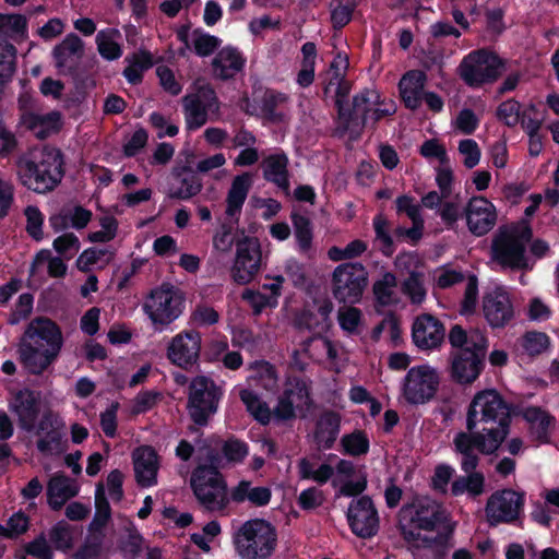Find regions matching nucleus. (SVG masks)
I'll list each match as a JSON object with an SVG mask.
<instances>
[{
    "instance_id": "obj_45",
    "label": "nucleus",
    "mask_w": 559,
    "mask_h": 559,
    "mask_svg": "<svg viewBox=\"0 0 559 559\" xmlns=\"http://www.w3.org/2000/svg\"><path fill=\"white\" fill-rule=\"evenodd\" d=\"M240 399L247 407V411L253 416L255 420L262 425H266L273 418V411L267 404L250 390H241Z\"/></svg>"
},
{
    "instance_id": "obj_44",
    "label": "nucleus",
    "mask_w": 559,
    "mask_h": 559,
    "mask_svg": "<svg viewBox=\"0 0 559 559\" xmlns=\"http://www.w3.org/2000/svg\"><path fill=\"white\" fill-rule=\"evenodd\" d=\"M128 66L123 74L129 83L138 84L141 82L143 72L153 66V59L150 52L139 51L126 59Z\"/></svg>"
},
{
    "instance_id": "obj_16",
    "label": "nucleus",
    "mask_w": 559,
    "mask_h": 559,
    "mask_svg": "<svg viewBox=\"0 0 559 559\" xmlns=\"http://www.w3.org/2000/svg\"><path fill=\"white\" fill-rule=\"evenodd\" d=\"M201 343L202 338L199 332L181 331L170 338L167 345V358L180 368L192 367L199 359Z\"/></svg>"
},
{
    "instance_id": "obj_33",
    "label": "nucleus",
    "mask_w": 559,
    "mask_h": 559,
    "mask_svg": "<svg viewBox=\"0 0 559 559\" xmlns=\"http://www.w3.org/2000/svg\"><path fill=\"white\" fill-rule=\"evenodd\" d=\"M243 66L245 59L237 49L231 47L223 48L212 60L213 74L221 80L234 78Z\"/></svg>"
},
{
    "instance_id": "obj_41",
    "label": "nucleus",
    "mask_w": 559,
    "mask_h": 559,
    "mask_svg": "<svg viewBox=\"0 0 559 559\" xmlns=\"http://www.w3.org/2000/svg\"><path fill=\"white\" fill-rule=\"evenodd\" d=\"M121 33L117 28L102 29L96 35V45L99 55L107 60H116L121 57Z\"/></svg>"
},
{
    "instance_id": "obj_52",
    "label": "nucleus",
    "mask_w": 559,
    "mask_h": 559,
    "mask_svg": "<svg viewBox=\"0 0 559 559\" xmlns=\"http://www.w3.org/2000/svg\"><path fill=\"white\" fill-rule=\"evenodd\" d=\"M550 341L546 333L543 332H527L521 338V346L525 353L531 356L539 355L547 350Z\"/></svg>"
},
{
    "instance_id": "obj_63",
    "label": "nucleus",
    "mask_w": 559,
    "mask_h": 559,
    "mask_svg": "<svg viewBox=\"0 0 559 559\" xmlns=\"http://www.w3.org/2000/svg\"><path fill=\"white\" fill-rule=\"evenodd\" d=\"M478 301V282L476 276L471 275L467 277L464 288V298L461 306V313L469 314L476 309Z\"/></svg>"
},
{
    "instance_id": "obj_26",
    "label": "nucleus",
    "mask_w": 559,
    "mask_h": 559,
    "mask_svg": "<svg viewBox=\"0 0 559 559\" xmlns=\"http://www.w3.org/2000/svg\"><path fill=\"white\" fill-rule=\"evenodd\" d=\"M449 342L454 348L452 354L467 356L476 354L484 357L487 348V338L479 330L464 331L460 325H454L449 333Z\"/></svg>"
},
{
    "instance_id": "obj_8",
    "label": "nucleus",
    "mask_w": 559,
    "mask_h": 559,
    "mask_svg": "<svg viewBox=\"0 0 559 559\" xmlns=\"http://www.w3.org/2000/svg\"><path fill=\"white\" fill-rule=\"evenodd\" d=\"M368 283V271L358 262L342 263L334 269L331 275L332 294L340 302H359Z\"/></svg>"
},
{
    "instance_id": "obj_35",
    "label": "nucleus",
    "mask_w": 559,
    "mask_h": 559,
    "mask_svg": "<svg viewBox=\"0 0 559 559\" xmlns=\"http://www.w3.org/2000/svg\"><path fill=\"white\" fill-rule=\"evenodd\" d=\"M177 37L187 48L193 47L195 52L202 57L211 55L221 45L219 38L200 29L190 31L187 26L177 31Z\"/></svg>"
},
{
    "instance_id": "obj_29",
    "label": "nucleus",
    "mask_w": 559,
    "mask_h": 559,
    "mask_svg": "<svg viewBox=\"0 0 559 559\" xmlns=\"http://www.w3.org/2000/svg\"><path fill=\"white\" fill-rule=\"evenodd\" d=\"M79 491L80 486L75 479L63 474H55L47 485L48 504L52 510H60Z\"/></svg>"
},
{
    "instance_id": "obj_34",
    "label": "nucleus",
    "mask_w": 559,
    "mask_h": 559,
    "mask_svg": "<svg viewBox=\"0 0 559 559\" xmlns=\"http://www.w3.org/2000/svg\"><path fill=\"white\" fill-rule=\"evenodd\" d=\"M22 123L31 130L36 138L45 139L57 132L61 127V116L57 111L47 114L25 112Z\"/></svg>"
},
{
    "instance_id": "obj_18",
    "label": "nucleus",
    "mask_w": 559,
    "mask_h": 559,
    "mask_svg": "<svg viewBox=\"0 0 559 559\" xmlns=\"http://www.w3.org/2000/svg\"><path fill=\"white\" fill-rule=\"evenodd\" d=\"M464 213L468 230L478 237L489 233L497 222L496 206L485 197L471 198Z\"/></svg>"
},
{
    "instance_id": "obj_5",
    "label": "nucleus",
    "mask_w": 559,
    "mask_h": 559,
    "mask_svg": "<svg viewBox=\"0 0 559 559\" xmlns=\"http://www.w3.org/2000/svg\"><path fill=\"white\" fill-rule=\"evenodd\" d=\"M234 544L241 559H269L275 551L277 533L265 520H249L236 532Z\"/></svg>"
},
{
    "instance_id": "obj_17",
    "label": "nucleus",
    "mask_w": 559,
    "mask_h": 559,
    "mask_svg": "<svg viewBox=\"0 0 559 559\" xmlns=\"http://www.w3.org/2000/svg\"><path fill=\"white\" fill-rule=\"evenodd\" d=\"M483 313L493 329L509 324L515 318V308L510 293L502 287H496L486 293L483 298Z\"/></svg>"
},
{
    "instance_id": "obj_37",
    "label": "nucleus",
    "mask_w": 559,
    "mask_h": 559,
    "mask_svg": "<svg viewBox=\"0 0 559 559\" xmlns=\"http://www.w3.org/2000/svg\"><path fill=\"white\" fill-rule=\"evenodd\" d=\"M287 165L288 159L283 154L270 155L262 164L264 178L285 192L289 189Z\"/></svg>"
},
{
    "instance_id": "obj_58",
    "label": "nucleus",
    "mask_w": 559,
    "mask_h": 559,
    "mask_svg": "<svg viewBox=\"0 0 559 559\" xmlns=\"http://www.w3.org/2000/svg\"><path fill=\"white\" fill-rule=\"evenodd\" d=\"M242 299L251 306L254 314H260L264 309L277 306L275 297L252 289H246L242 293Z\"/></svg>"
},
{
    "instance_id": "obj_51",
    "label": "nucleus",
    "mask_w": 559,
    "mask_h": 559,
    "mask_svg": "<svg viewBox=\"0 0 559 559\" xmlns=\"http://www.w3.org/2000/svg\"><path fill=\"white\" fill-rule=\"evenodd\" d=\"M380 105V94L376 90H366L354 97V111L368 119L374 106Z\"/></svg>"
},
{
    "instance_id": "obj_48",
    "label": "nucleus",
    "mask_w": 559,
    "mask_h": 559,
    "mask_svg": "<svg viewBox=\"0 0 559 559\" xmlns=\"http://www.w3.org/2000/svg\"><path fill=\"white\" fill-rule=\"evenodd\" d=\"M251 376L249 379L254 380L258 384L267 391H272L277 386V374L274 367L266 361H255L250 365Z\"/></svg>"
},
{
    "instance_id": "obj_62",
    "label": "nucleus",
    "mask_w": 559,
    "mask_h": 559,
    "mask_svg": "<svg viewBox=\"0 0 559 559\" xmlns=\"http://www.w3.org/2000/svg\"><path fill=\"white\" fill-rule=\"evenodd\" d=\"M24 214L26 217V231L28 235L34 238L35 240H41L43 239V223H44V215L39 211L38 207L34 205H28L24 210Z\"/></svg>"
},
{
    "instance_id": "obj_43",
    "label": "nucleus",
    "mask_w": 559,
    "mask_h": 559,
    "mask_svg": "<svg viewBox=\"0 0 559 559\" xmlns=\"http://www.w3.org/2000/svg\"><path fill=\"white\" fill-rule=\"evenodd\" d=\"M298 475L301 479H310L319 485H323L329 480L332 481L334 467L328 463L317 465L304 457L298 462Z\"/></svg>"
},
{
    "instance_id": "obj_10",
    "label": "nucleus",
    "mask_w": 559,
    "mask_h": 559,
    "mask_svg": "<svg viewBox=\"0 0 559 559\" xmlns=\"http://www.w3.org/2000/svg\"><path fill=\"white\" fill-rule=\"evenodd\" d=\"M191 487L198 501L209 511H222L228 503L226 484L214 467L199 466L194 469Z\"/></svg>"
},
{
    "instance_id": "obj_59",
    "label": "nucleus",
    "mask_w": 559,
    "mask_h": 559,
    "mask_svg": "<svg viewBox=\"0 0 559 559\" xmlns=\"http://www.w3.org/2000/svg\"><path fill=\"white\" fill-rule=\"evenodd\" d=\"M457 150L466 168L472 169L479 164L481 151L475 140L465 139L460 141Z\"/></svg>"
},
{
    "instance_id": "obj_46",
    "label": "nucleus",
    "mask_w": 559,
    "mask_h": 559,
    "mask_svg": "<svg viewBox=\"0 0 559 559\" xmlns=\"http://www.w3.org/2000/svg\"><path fill=\"white\" fill-rule=\"evenodd\" d=\"M331 311L332 306L330 304L322 305L318 308L317 312H305L302 314V323L308 330L312 331L314 335L324 334L331 328Z\"/></svg>"
},
{
    "instance_id": "obj_64",
    "label": "nucleus",
    "mask_w": 559,
    "mask_h": 559,
    "mask_svg": "<svg viewBox=\"0 0 559 559\" xmlns=\"http://www.w3.org/2000/svg\"><path fill=\"white\" fill-rule=\"evenodd\" d=\"M63 427L59 415L50 409L45 411L41 416L35 421V427L32 432L37 435L46 433L50 435L56 429Z\"/></svg>"
},
{
    "instance_id": "obj_39",
    "label": "nucleus",
    "mask_w": 559,
    "mask_h": 559,
    "mask_svg": "<svg viewBox=\"0 0 559 559\" xmlns=\"http://www.w3.org/2000/svg\"><path fill=\"white\" fill-rule=\"evenodd\" d=\"M376 300L382 306H395L401 302L397 280L393 273L386 272L372 286Z\"/></svg>"
},
{
    "instance_id": "obj_32",
    "label": "nucleus",
    "mask_w": 559,
    "mask_h": 559,
    "mask_svg": "<svg viewBox=\"0 0 559 559\" xmlns=\"http://www.w3.org/2000/svg\"><path fill=\"white\" fill-rule=\"evenodd\" d=\"M253 185V177L249 173L237 175L228 189L226 195V210L225 214L234 218L241 212L242 205L246 202L248 193Z\"/></svg>"
},
{
    "instance_id": "obj_47",
    "label": "nucleus",
    "mask_w": 559,
    "mask_h": 559,
    "mask_svg": "<svg viewBox=\"0 0 559 559\" xmlns=\"http://www.w3.org/2000/svg\"><path fill=\"white\" fill-rule=\"evenodd\" d=\"M27 32V20L21 14L0 13V34L9 38H24Z\"/></svg>"
},
{
    "instance_id": "obj_1",
    "label": "nucleus",
    "mask_w": 559,
    "mask_h": 559,
    "mask_svg": "<svg viewBox=\"0 0 559 559\" xmlns=\"http://www.w3.org/2000/svg\"><path fill=\"white\" fill-rule=\"evenodd\" d=\"M510 409L495 389L477 392L466 411V429L455 435L453 444L461 457V468L469 472L477 467L483 454L495 453L508 436Z\"/></svg>"
},
{
    "instance_id": "obj_4",
    "label": "nucleus",
    "mask_w": 559,
    "mask_h": 559,
    "mask_svg": "<svg viewBox=\"0 0 559 559\" xmlns=\"http://www.w3.org/2000/svg\"><path fill=\"white\" fill-rule=\"evenodd\" d=\"M532 236L527 222L500 227L491 241V261L512 271L532 270L533 264L526 255V243Z\"/></svg>"
},
{
    "instance_id": "obj_28",
    "label": "nucleus",
    "mask_w": 559,
    "mask_h": 559,
    "mask_svg": "<svg viewBox=\"0 0 559 559\" xmlns=\"http://www.w3.org/2000/svg\"><path fill=\"white\" fill-rule=\"evenodd\" d=\"M426 82L427 75L420 70H409L401 78L399 92L407 108L415 110L421 105Z\"/></svg>"
},
{
    "instance_id": "obj_49",
    "label": "nucleus",
    "mask_w": 559,
    "mask_h": 559,
    "mask_svg": "<svg viewBox=\"0 0 559 559\" xmlns=\"http://www.w3.org/2000/svg\"><path fill=\"white\" fill-rule=\"evenodd\" d=\"M401 289L414 305H420L426 299L427 290L424 285V275L419 272H412L403 281Z\"/></svg>"
},
{
    "instance_id": "obj_22",
    "label": "nucleus",
    "mask_w": 559,
    "mask_h": 559,
    "mask_svg": "<svg viewBox=\"0 0 559 559\" xmlns=\"http://www.w3.org/2000/svg\"><path fill=\"white\" fill-rule=\"evenodd\" d=\"M28 335L35 337V348H47L53 357H58L63 344V337L60 329L49 319L37 318L32 320L26 326L22 337Z\"/></svg>"
},
{
    "instance_id": "obj_2",
    "label": "nucleus",
    "mask_w": 559,
    "mask_h": 559,
    "mask_svg": "<svg viewBox=\"0 0 559 559\" xmlns=\"http://www.w3.org/2000/svg\"><path fill=\"white\" fill-rule=\"evenodd\" d=\"M445 511L436 500L421 496L403 506L399 524L403 538L415 549L441 559L451 548V531L445 527Z\"/></svg>"
},
{
    "instance_id": "obj_25",
    "label": "nucleus",
    "mask_w": 559,
    "mask_h": 559,
    "mask_svg": "<svg viewBox=\"0 0 559 559\" xmlns=\"http://www.w3.org/2000/svg\"><path fill=\"white\" fill-rule=\"evenodd\" d=\"M444 338L442 323L430 314L419 316L413 324V341L421 349L438 347Z\"/></svg>"
},
{
    "instance_id": "obj_57",
    "label": "nucleus",
    "mask_w": 559,
    "mask_h": 559,
    "mask_svg": "<svg viewBox=\"0 0 559 559\" xmlns=\"http://www.w3.org/2000/svg\"><path fill=\"white\" fill-rule=\"evenodd\" d=\"M288 96L283 93L269 92L263 98V111L272 121H281L285 118V114L277 112V107L285 105Z\"/></svg>"
},
{
    "instance_id": "obj_7",
    "label": "nucleus",
    "mask_w": 559,
    "mask_h": 559,
    "mask_svg": "<svg viewBox=\"0 0 559 559\" xmlns=\"http://www.w3.org/2000/svg\"><path fill=\"white\" fill-rule=\"evenodd\" d=\"M183 305L181 293L170 284H163L151 290L142 309L153 325H168L181 316Z\"/></svg>"
},
{
    "instance_id": "obj_24",
    "label": "nucleus",
    "mask_w": 559,
    "mask_h": 559,
    "mask_svg": "<svg viewBox=\"0 0 559 559\" xmlns=\"http://www.w3.org/2000/svg\"><path fill=\"white\" fill-rule=\"evenodd\" d=\"M332 486L338 489L344 496H356L361 493L367 486L366 474L357 469L350 461L338 460L334 467Z\"/></svg>"
},
{
    "instance_id": "obj_60",
    "label": "nucleus",
    "mask_w": 559,
    "mask_h": 559,
    "mask_svg": "<svg viewBox=\"0 0 559 559\" xmlns=\"http://www.w3.org/2000/svg\"><path fill=\"white\" fill-rule=\"evenodd\" d=\"M373 227L376 231V238L380 242L381 251L390 255L392 254V238L390 235V226L388 219L379 214L373 218Z\"/></svg>"
},
{
    "instance_id": "obj_14",
    "label": "nucleus",
    "mask_w": 559,
    "mask_h": 559,
    "mask_svg": "<svg viewBox=\"0 0 559 559\" xmlns=\"http://www.w3.org/2000/svg\"><path fill=\"white\" fill-rule=\"evenodd\" d=\"M187 129L198 130L207 122L209 112L218 111V100L213 88L203 85L182 98Z\"/></svg>"
},
{
    "instance_id": "obj_36",
    "label": "nucleus",
    "mask_w": 559,
    "mask_h": 559,
    "mask_svg": "<svg viewBox=\"0 0 559 559\" xmlns=\"http://www.w3.org/2000/svg\"><path fill=\"white\" fill-rule=\"evenodd\" d=\"M272 491L265 486H253L251 481L241 480L230 490V499L237 503L249 502L255 507L266 506Z\"/></svg>"
},
{
    "instance_id": "obj_12",
    "label": "nucleus",
    "mask_w": 559,
    "mask_h": 559,
    "mask_svg": "<svg viewBox=\"0 0 559 559\" xmlns=\"http://www.w3.org/2000/svg\"><path fill=\"white\" fill-rule=\"evenodd\" d=\"M524 501L523 492L509 488L495 491L485 507L487 522L496 526L516 521L523 511Z\"/></svg>"
},
{
    "instance_id": "obj_61",
    "label": "nucleus",
    "mask_w": 559,
    "mask_h": 559,
    "mask_svg": "<svg viewBox=\"0 0 559 559\" xmlns=\"http://www.w3.org/2000/svg\"><path fill=\"white\" fill-rule=\"evenodd\" d=\"M521 104L513 99H507L497 108V117L509 127H514L520 122Z\"/></svg>"
},
{
    "instance_id": "obj_20",
    "label": "nucleus",
    "mask_w": 559,
    "mask_h": 559,
    "mask_svg": "<svg viewBox=\"0 0 559 559\" xmlns=\"http://www.w3.org/2000/svg\"><path fill=\"white\" fill-rule=\"evenodd\" d=\"M134 478L140 487L148 488L157 485L159 455L151 445H141L131 453Z\"/></svg>"
},
{
    "instance_id": "obj_54",
    "label": "nucleus",
    "mask_w": 559,
    "mask_h": 559,
    "mask_svg": "<svg viewBox=\"0 0 559 559\" xmlns=\"http://www.w3.org/2000/svg\"><path fill=\"white\" fill-rule=\"evenodd\" d=\"M341 444L344 452L353 456L366 454L369 449V441L366 435L361 431H354L349 435H345L341 439Z\"/></svg>"
},
{
    "instance_id": "obj_42",
    "label": "nucleus",
    "mask_w": 559,
    "mask_h": 559,
    "mask_svg": "<svg viewBox=\"0 0 559 559\" xmlns=\"http://www.w3.org/2000/svg\"><path fill=\"white\" fill-rule=\"evenodd\" d=\"M302 353L316 361H321L324 358L334 361L337 358V350L333 343L322 334L313 335L305 341L302 343Z\"/></svg>"
},
{
    "instance_id": "obj_38",
    "label": "nucleus",
    "mask_w": 559,
    "mask_h": 559,
    "mask_svg": "<svg viewBox=\"0 0 559 559\" xmlns=\"http://www.w3.org/2000/svg\"><path fill=\"white\" fill-rule=\"evenodd\" d=\"M524 419L530 424L531 433L540 442H547L555 426V418L548 413L528 407L523 412Z\"/></svg>"
},
{
    "instance_id": "obj_27",
    "label": "nucleus",
    "mask_w": 559,
    "mask_h": 559,
    "mask_svg": "<svg viewBox=\"0 0 559 559\" xmlns=\"http://www.w3.org/2000/svg\"><path fill=\"white\" fill-rule=\"evenodd\" d=\"M342 416L340 413L324 409L316 420L313 441L318 449H331L341 431Z\"/></svg>"
},
{
    "instance_id": "obj_53",
    "label": "nucleus",
    "mask_w": 559,
    "mask_h": 559,
    "mask_svg": "<svg viewBox=\"0 0 559 559\" xmlns=\"http://www.w3.org/2000/svg\"><path fill=\"white\" fill-rule=\"evenodd\" d=\"M16 50L8 41H0V83L9 80L15 71Z\"/></svg>"
},
{
    "instance_id": "obj_9",
    "label": "nucleus",
    "mask_w": 559,
    "mask_h": 559,
    "mask_svg": "<svg viewBox=\"0 0 559 559\" xmlns=\"http://www.w3.org/2000/svg\"><path fill=\"white\" fill-rule=\"evenodd\" d=\"M222 397L221 389L214 381L204 376L192 379L189 385L187 408L192 421L205 426L209 419L217 412Z\"/></svg>"
},
{
    "instance_id": "obj_15",
    "label": "nucleus",
    "mask_w": 559,
    "mask_h": 559,
    "mask_svg": "<svg viewBox=\"0 0 559 559\" xmlns=\"http://www.w3.org/2000/svg\"><path fill=\"white\" fill-rule=\"evenodd\" d=\"M310 406L311 399L307 385L299 380L289 381L273 409V418L277 421H288L298 415L304 417Z\"/></svg>"
},
{
    "instance_id": "obj_21",
    "label": "nucleus",
    "mask_w": 559,
    "mask_h": 559,
    "mask_svg": "<svg viewBox=\"0 0 559 559\" xmlns=\"http://www.w3.org/2000/svg\"><path fill=\"white\" fill-rule=\"evenodd\" d=\"M40 395L32 390L24 389L16 392L9 403V408L17 418L19 426L33 431L35 421L40 415Z\"/></svg>"
},
{
    "instance_id": "obj_40",
    "label": "nucleus",
    "mask_w": 559,
    "mask_h": 559,
    "mask_svg": "<svg viewBox=\"0 0 559 559\" xmlns=\"http://www.w3.org/2000/svg\"><path fill=\"white\" fill-rule=\"evenodd\" d=\"M83 51V41L75 34H69L55 47L53 57L58 68L71 66Z\"/></svg>"
},
{
    "instance_id": "obj_50",
    "label": "nucleus",
    "mask_w": 559,
    "mask_h": 559,
    "mask_svg": "<svg viewBox=\"0 0 559 559\" xmlns=\"http://www.w3.org/2000/svg\"><path fill=\"white\" fill-rule=\"evenodd\" d=\"M293 224L299 250L304 253H308L312 243V229L310 221L302 215L296 214L293 216Z\"/></svg>"
},
{
    "instance_id": "obj_30",
    "label": "nucleus",
    "mask_w": 559,
    "mask_h": 559,
    "mask_svg": "<svg viewBox=\"0 0 559 559\" xmlns=\"http://www.w3.org/2000/svg\"><path fill=\"white\" fill-rule=\"evenodd\" d=\"M202 190L201 180L187 167L175 169L167 194L173 199L188 200Z\"/></svg>"
},
{
    "instance_id": "obj_3",
    "label": "nucleus",
    "mask_w": 559,
    "mask_h": 559,
    "mask_svg": "<svg viewBox=\"0 0 559 559\" xmlns=\"http://www.w3.org/2000/svg\"><path fill=\"white\" fill-rule=\"evenodd\" d=\"M62 164V155L58 148L44 146L33 150L17 160L16 175L26 188L45 193L52 190L61 180Z\"/></svg>"
},
{
    "instance_id": "obj_56",
    "label": "nucleus",
    "mask_w": 559,
    "mask_h": 559,
    "mask_svg": "<svg viewBox=\"0 0 559 559\" xmlns=\"http://www.w3.org/2000/svg\"><path fill=\"white\" fill-rule=\"evenodd\" d=\"M396 207L399 212L405 213L413 222V230L421 231L424 219L420 212V205L414 202V199L407 195H401L396 199Z\"/></svg>"
},
{
    "instance_id": "obj_23",
    "label": "nucleus",
    "mask_w": 559,
    "mask_h": 559,
    "mask_svg": "<svg viewBox=\"0 0 559 559\" xmlns=\"http://www.w3.org/2000/svg\"><path fill=\"white\" fill-rule=\"evenodd\" d=\"M35 337H21L17 344V356L23 368L31 374H41L57 359L47 348H35Z\"/></svg>"
},
{
    "instance_id": "obj_31",
    "label": "nucleus",
    "mask_w": 559,
    "mask_h": 559,
    "mask_svg": "<svg viewBox=\"0 0 559 559\" xmlns=\"http://www.w3.org/2000/svg\"><path fill=\"white\" fill-rule=\"evenodd\" d=\"M451 377L461 384L473 383L480 374L483 369V357L476 354L467 356L452 354Z\"/></svg>"
},
{
    "instance_id": "obj_11",
    "label": "nucleus",
    "mask_w": 559,
    "mask_h": 559,
    "mask_svg": "<svg viewBox=\"0 0 559 559\" xmlns=\"http://www.w3.org/2000/svg\"><path fill=\"white\" fill-rule=\"evenodd\" d=\"M439 384L440 374L435 367L428 364L414 366L401 382L402 396L409 404H425L436 395Z\"/></svg>"
},
{
    "instance_id": "obj_55",
    "label": "nucleus",
    "mask_w": 559,
    "mask_h": 559,
    "mask_svg": "<svg viewBox=\"0 0 559 559\" xmlns=\"http://www.w3.org/2000/svg\"><path fill=\"white\" fill-rule=\"evenodd\" d=\"M362 313L358 308L344 306L338 309L337 320L340 326L347 333H358Z\"/></svg>"
},
{
    "instance_id": "obj_13",
    "label": "nucleus",
    "mask_w": 559,
    "mask_h": 559,
    "mask_svg": "<svg viewBox=\"0 0 559 559\" xmlns=\"http://www.w3.org/2000/svg\"><path fill=\"white\" fill-rule=\"evenodd\" d=\"M262 252L257 238L245 237L236 245V254L230 269L234 282L245 285L253 281L260 271Z\"/></svg>"
},
{
    "instance_id": "obj_19",
    "label": "nucleus",
    "mask_w": 559,
    "mask_h": 559,
    "mask_svg": "<svg viewBox=\"0 0 559 559\" xmlns=\"http://www.w3.org/2000/svg\"><path fill=\"white\" fill-rule=\"evenodd\" d=\"M347 519L353 533L359 537H371L378 531L379 516L368 497H361L350 502Z\"/></svg>"
},
{
    "instance_id": "obj_6",
    "label": "nucleus",
    "mask_w": 559,
    "mask_h": 559,
    "mask_svg": "<svg viewBox=\"0 0 559 559\" xmlns=\"http://www.w3.org/2000/svg\"><path fill=\"white\" fill-rule=\"evenodd\" d=\"M504 70V62L495 52L479 49L469 52L461 61L457 72L469 87L493 83Z\"/></svg>"
}]
</instances>
